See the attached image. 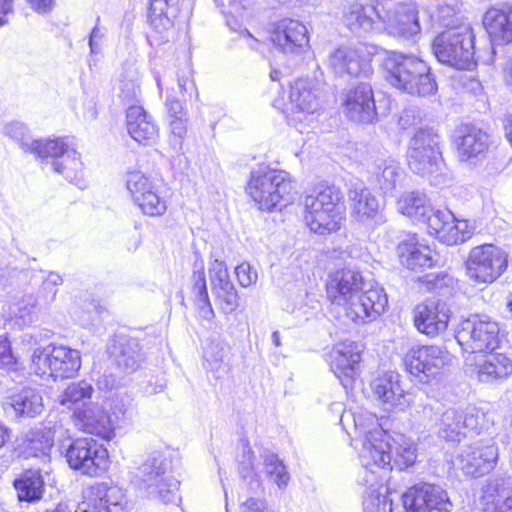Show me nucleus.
Masks as SVG:
<instances>
[{"label": "nucleus", "mask_w": 512, "mask_h": 512, "mask_svg": "<svg viewBox=\"0 0 512 512\" xmlns=\"http://www.w3.org/2000/svg\"><path fill=\"white\" fill-rule=\"evenodd\" d=\"M362 276L350 268L337 270L326 284L328 299L345 307L346 316L354 323H366L384 312L388 298L384 288L375 286L362 292Z\"/></svg>", "instance_id": "obj_1"}, {"label": "nucleus", "mask_w": 512, "mask_h": 512, "mask_svg": "<svg viewBox=\"0 0 512 512\" xmlns=\"http://www.w3.org/2000/svg\"><path fill=\"white\" fill-rule=\"evenodd\" d=\"M383 68L390 84L410 95L427 96L437 91L430 67L418 57L389 51L385 54Z\"/></svg>", "instance_id": "obj_2"}, {"label": "nucleus", "mask_w": 512, "mask_h": 512, "mask_svg": "<svg viewBox=\"0 0 512 512\" xmlns=\"http://www.w3.org/2000/svg\"><path fill=\"white\" fill-rule=\"evenodd\" d=\"M246 190L262 211L281 210L293 199L289 173L265 164L251 170Z\"/></svg>", "instance_id": "obj_3"}, {"label": "nucleus", "mask_w": 512, "mask_h": 512, "mask_svg": "<svg viewBox=\"0 0 512 512\" xmlns=\"http://www.w3.org/2000/svg\"><path fill=\"white\" fill-rule=\"evenodd\" d=\"M392 444L390 434L380 426L365 433L362 448L359 452L361 471L358 482L367 486L371 493L377 491L383 481V474L391 464Z\"/></svg>", "instance_id": "obj_4"}, {"label": "nucleus", "mask_w": 512, "mask_h": 512, "mask_svg": "<svg viewBox=\"0 0 512 512\" xmlns=\"http://www.w3.org/2000/svg\"><path fill=\"white\" fill-rule=\"evenodd\" d=\"M342 198V192L334 185L318 186L305 197V221L312 232L324 235L340 228Z\"/></svg>", "instance_id": "obj_5"}, {"label": "nucleus", "mask_w": 512, "mask_h": 512, "mask_svg": "<svg viewBox=\"0 0 512 512\" xmlns=\"http://www.w3.org/2000/svg\"><path fill=\"white\" fill-rule=\"evenodd\" d=\"M136 477L149 498L164 504L181 502L180 482L171 474V463L163 454H151L138 467Z\"/></svg>", "instance_id": "obj_6"}, {"label": "nucleus", "mask_w": 512, "mask_h": 512, "mask_svg": "<svg viewBox=\"0 0 512 512\" xmlns=\"http://www.w3.org/2000/svg\"><path fill=\"white\" fill-rule=\"evenodd\" d=\"M499 326L487 316L473 315L464 319L455 331V339L463 352L468 353L466 364H472L476 355L494 351L500 342Z\"/></svg>", "instance_id": "obj_7"}, {"label": "nucleus", "mask_w": 512, "mask_h": 512, "mask_svg": "<svg viewBox=\"0 0 512 512\" xmlns=\"http://www.w3.org/2000/svg\"><path fill=\"white\" fill-rule=\"evenodd\" d=\"M465 275L475 285H490L508 268V254L501 247L484 243L474 246L464 261Z\"/></svg>", "instance_id": "obj_8"}, {"label": "nucleus", "mask_w": 512, "mask_h": 512, "mask_svg": "<svg viewBox=\"0 0 512 512\" xmlns=\"http://www.w3.org/2000/svg\"><path fill=\"white\" fill-rule=\"evenodd\" d=\"M433 52L439 62L456 69H470L474 61V35L467 26L449 29L433 41Z\"/></svg>", "instance_id": "obj_9"}, {"label": "nucleus", "mask_w": 512, "mask_h": 512, "mask_svg": "<svg viewBox=\"0 0 512 512\" xmlns=\"http://www.w3.org/2000/svg\"><path fill=\"white\" fill-rule=\"evenodd\" d=\"M35 374L53 378L54 381L72 378L81 367V356L78 350L64 345H49L37 348L32 355Z\"/></svg>", "instance_id": "obj_10"}, {"label": "nucleus", "mask_w": 512, "mask_h": 512, "mask_svg": "<svg viewBox=\"0 0 512 512\" xmlns=\"http://www.w3.org/2000/svg\"><path fill=\"white\" fill-rule=\"evenodd\" d=\"M125 185L132 203L149 217H161L168 208L167 197L160 183L142 171H128Z\"/></svg>", "instance_id": "obj_11"}, {"label": "nucleus", "mask_w": 512, "mask_h": 512, "mask_svg": "<svg viewBox=\"0 0 512 512\" xmlns=\"http://www.w3.org/2000/svg\"><path fill=\"white\" fill-rule=\"evenodd\" d=\"M69 467L88 476H96L108 466V451L92 437L72 440L65 451Z\"/></svg>", "instance_id": "obj_12"}, {"label": "nucleus", "mask_w": 512, "mask_h": 512, "mask_svg": "<svg viewBox=\"0 0 512 512\" xmlns=\"http://www.w3.org/2000/svg\"><path fill=\"white\" fill-rule=\"evenodd\" d=\"M486 414L476 407L449 408L436 423L437 434L448 442H460L468 431L487 429Z\"/></svg>", "instance_id": "obj_13"}, {"label": "nucleus", "mask_w": 512, "mask_h": 512, "mask_svg": "<svg viewBox=\"0 0 512 512\" xmlns=\"http://www.w3.org/2000/svg\"><path fill=\"white\" fill-rule=\"evenodd\" d=\"M321 82L316 78H299L291 84L289 103L283 104L274 101V107L286 114L287 120L292 123L301 121L296 114H312L319 108Z\"/></svg>", "instance_id": "obj_14"}, {"label": "nucleus", "mask_w": 512, "mask_h": 512, "mask_svg": "<svg viewBox=\"0 0 512 512\" xmlns=\"http://www.w3.org/2000/svg\"><path fill=\"white\" fill-rule=\"evenodd\" d=\"M271 41L277 51L297 63L309 48V32L300 20L283 18L275 23Z\"/></svg>", "instance_id": "obj_15"}, {"label": "nucleus", "mask_w": 512, "mask_h": 512, "mask_svg": "<svg viewBox=\"0 0 512 512\" xmlns=\"http://www.w3.org/2000/svg\"><path fill=\"white\" fill-rule=\"evenodd\" d=\"M406 512H451L453 504L446 490L430 483H418L402 494Z\"/></svg>", "instance_id": "obj_16"}, {"label": "nucleus", "mask_w": 512, "mask_h": 512, "mask_svg": "<svg viewBox=\"0 0 512 512\" xmlns=\"http://www.w3.org/2000/svg\"><path fill=\"white\" fill-rule=\"evenodd\" d=\"M403 361L411 375L427 383L450 361V354L438 346H421L410 349Z\"/></svg>", "instance_id": "obj_17"}, {"label": "nucleus", "mask_w": 512, "mask_h": 512, "mask_svg": "<svg viewBox=\"0 0 512 512\" xmlns=\"http://www.w3.org/2000/svg\"><path fill=\"white\" fill-rule=\"evenodd\" d=\"M498 456L494 440L481 439L462 448L457 456V465L464 474L480 477L494 469Z\"/></svg>", "instance_id": "obj_18"}, {"label": "nucleus", "mask_w": 512, "mask_h": 512, "mask_svg": "<svg viewBox=\"0 0 512 512\" xmlns=\"http://www.w3.org/2000/svg\"><path fill=\"white\" fill-rule=\"evenodd\" d=\"M179 14V0H150L149 22L153 28L148 40L151 45H161L173 40L174 21Z\"/></svg>", "instance_id": "obj_19"}, {"label": "nucleus", "mask_w": 512, "mask_h": 512, "mask_svg": "<svg viewBox=\"0 0 512 512\" xmlns=\"http://www.w3.org/2000/svg\"><path fill=\"white\" fill-rule=\"evenodd\" d=\"M362 347L353 341H343L330 352V367L341 385L348 390L352 387L361 361Z\"/></svg>", "instance_id": "obj_20"}, {"label": "nucleus", "mask_w": 512, "mask_h": 512, "mask_svg": "<svg viewBox=\"0 0 512 512\" xmlns=\"http://www.w3.org/2000/svg\"><path fill=\"white\" fill-rule=\"evenodd\" d=\"M328 62L337 75L368 76L372 70L371 56L362 46H341L330 54Z\"/></svg>", "instance_id": "obj_21"}, {"label": "nucleus", "mask_w": 512, "mask_h": 512, "mask_svg": "<svg viewBox=\"0 0 512 512\" xmlns=\"http://www.w3.org/2000/svg\"><path fill=\"white\" fill-rule=\"evenodd\" d=\"M450 316L446 302L429 299L416 306L414 323L420 333L434 337L447 329Z\"/></svg>", "instance_id": "obj_22"}, {"label": "nucleus", "mask_w": 512, "mask_h": 512, "mask_svg": "<svg viewBox=\"0 0 512 512\" xmlns=\"http://www.w3.org/2000/svg\"><path fill=\"white\" fill-rule=\"evenodd\" d=\"M72 419L75 426L85 433L105 440H110L115 435L111 417L99 403L89 402L88 406L77 407Z\"/></svg>", "instance_id": "obj_23"}, {"label": "nucleus", "mask_w": 512, "mask_h": 512, "mask_svg": "<svg viewBox=\"0 0 512 512\" xmlns=\"http://www.w3.org/2000/svg\"><path fill=\"white\" fill-rule=\"evenodd\" d=\"M380 25L388 34L404 38L413 37L421 30L418 11L412 3L398 4L386 12L383 10Z\"/></svg>", "instance_id": "obj_24"}, {"label": "nucleus", "mask_w": 512, "mask_h": 512, "mask_svg": "<svg viewBox=\"0 0 512 512\" xmlns=\"http://www.w3.org/2000/svg\"><path fill=\"white\" fill-rule=\"evenodd\" d=\"M372 390L386 409L403 410L412 401L411 394L405 389L401 376L395 371H389L377 376L371 383Z\"/></svg>", "instance_id": "obj_25"}, {"label": "nucleus", "mask_w": 512, "mask_h": 512, "mask_svg": "<svg viewBox=\"0 0 512 512\" xmlns=\"http://www.w3.org/2000/svg\"><path fill=\"white\" fill-rule=\"evenodd\" d=\"M212 293L220 309L230 314L238 308V293L224 261L215 259L209 267Z\"/></svg>", "instance_id": "obj_26"}, {"label": "nucleus", "mask_w": 512, "mask_h": 512, "mask_svg": "<svg viewBox=\"0 0 512 512\" xmlns=\"http://www.w3.org/2000/svg\"><path fill=\"white\" fill-rule=\"evenodd\" d=\"M345 114L354 122L372 123L377 117L372 87L360 83L350 88L344 100Z\"/></svg>", "instance_id": "obj_27"}, {"label": "nucleus", "mask_w": 512, "mask_h": 512, "mask_svg": "<svg viewBox=\"0 0 512 512\" xmlns=\"http://www.w3.org/2000/svg\"><path fill=\"white\" fill-rule=\"evenodd\" d=\"M50 142H59L62 147L56 150L55 153H47L41 155V159L51 158V165L53 170L64 176V178L80 186L82 181V162L79 153L70 146L68 138L51 139Z\"/></svg>", "instance_id": "obj_28"}, {"label": "nucleus", "mask_w": 512, "mask_h": 512, "mask_svg": "<svg viewBox=\"0 0 512 512\" xmlns=\"http://www.w3.org/2000/svg\"><path fill=\"white\" fill-rule=\"evenodd\" d=\"M481 504L486 512H512V476L489 478L482 487Z\"/></svg>", "instance_id": "obj_29"}, {"label": "nucleus", "mask_w": 512, "mask_h": 512, "mask_svg": "<svg viewBox=\"0 0 512 512\" xmlns=\"http://www.w3.org/2000/svg\"><path fill=\"white\" fill-rule=\"evenodd\" d=\"M348 198L357 220L363 223L371 220L375 225H381L386 221L378 199L362 183H356L349 189Z\"/></svg>", "instance_id": "obj_30"}, {"label": "nucleus", "mask_w": 512, "mask_h": 512, "mask_svg": "<svg viewBox=\"0 0 512 512\" xmlns=\"http://www.w3.org/2000/svg\"><path fill=\"white\" fill-rule=\"evenodd\" d=\"M469 365L475 366L481 382L503 380L512 374V360L505 354L494 351L476 355Z\"/></svg>", "instance_id": "obj_31"}, {"label": "nucleus", "mask_w": 512, "mask_h": 512, "mask_svg": "<svg viewBox=\"0 0 512 512\" xmlns=\"http://www.w3.org/2000/svg\"><path fill=\"white\" fill-rule=\"evenodd\" d=\"M454 140L460 159L468 161L488 148L489 135L473 124H462L455 130Z\"/></svg>", "instance_id": "obj_32"}, {"label": "nucleus", "mask_w": 512, "mask_h": 512, "mask_svg": "<svg viewBox=\"0 0 512 512\" xmlns=\"http://www.w3.org/2000/svg\"><path fill=\"white\" fill-rule=\"evenodd\" d=\"M483 25L494 41L512 42V5L503 2L490 7L483 16Z\"/></svg>", "instance_id": "obj_33"}, {"label": "nucleus", "mask_w": 512, "mask_h": 512, "mask_svg": "<svg viewBox=\"0 0 512 512\" xmlns=\"http://www.w3.org/2000/svg\"><path fill=\"white\" fill-rule=\"evenodd\" d=\"M3 133L18 143L24 152L32 153L38 158L47 153L54 154L62 147L59 142H50L51 139H33L28 127L19 121L7 123L3 128Z\"/></svg>", "instance_id": "obj_34"}, {"label": "nucleus", "mask_w": 512, "mask_h": 512, "mask_svg": "<svg viewBox=\"0 0 512 512\" xmlns=\"http://www.w3.org/2000/svg\"><path fill=\"white\" fill-rule=\"evenodd\" d=\"M109 354L115 365L125 374L133 373L143 360L136 338L117 336L109 347Z\"/></svg>", "instance_id": "obj_35"}, {"label": "nucleus", "mask_w": 512, "mask_h": 512, "mask_svg": "<svg viewBox=\"0 0 512 512\" xmlns=\"http://www.w3.org/2000/svg\"><path fill=\"white\" fill-rule=\"evenodd\" d=\"M126 125L130 136L140 144L149 145L158 137V126L142 106L130 105L128 107Z\"/></svg>", "instance_id": "obj_36"}, {"label": "nucleus", "mask_w": 512, "mask_h": 512, "mask_svg": "<svg viewBox=\"0 0 512 512\" xmlns=\"http://www.w3.org/2000/svg\"><path fill=\"white\" fill-rule=\"evenodd\" d=\"M397 251L401 264L409 270L417 271L434 265L432 249L414 236L400 242Z\"/></svg>", "instance_id": "obj_37"}, {"label": "nucleus", "mask_w": 512, "mask_h": 512, "mask_svg": "<svg viewBox=\"0 0 512 512\" xmlns=\"http://www.w3.org/2000/svg\"><path fill=\"white\" fill-rule=\"evenodd\" d=\"M383 7L363 6L361 3L354 2L345 6L343 11V21L353 32L357 30L369 31L380 28Z\"/></svg>", "instance_id": "obj_38"}, {"label": "nucleus", "mask_w": 512, "mask_h": 512, "mask_svg": "<svg viewBox=\"0 0 512 512\" xmlns=\"http://www.w3.org/2000/svg\"><path fill=\"white\" fill-rule=\"evenodd\" d=\"M215 5L226 17V23L233 31H238L253 50H258L260 42L246 28L242 29L244 11L250 0H214Z\"/></svg>", "instance_id": "obj_39"}, {"label": "nucleus", "mask_w": 512, "mask_h": 512, "mask_svg": "<svg viewBox=\"0 0 512 512\" xmlns=\"http://www.w3.org/2000/svg\"><path fill=\"white\" fill-rule=\"evenodd\" d=\"M20 502L36 503L43 497L45 482L40 470L29 469L13 481Z\"/></svg>", "instance_id": "obj_40"}, {"label": "nucleus", "mask_w": 512, "mask_h": 512, "mask_svg": "<svg viewBox=\"0 0 512 512\" xmlns=\"http://www.w3.org/2000/svg\"><path fill=\"white\" fill-rule=\"evenodd\" d=\"M370 172L373 183L384 194H389L396 187V183L401 175V168L399 163L391 157L377 158Z\"/></svg>", "instance_id": "obj_41"}, {"label": "nucleus", "mask_w": 512, "mask_h": 512, "mask_svg": "<svg viewBox=\"0 0 512 512\" xmlns=\"http://www.w3.org/2000/svg\"><path fill=\"white\" fill-rule=\"evenodd\" d=\"M192 283L199 316L205 320H211L214 317V310L207 291L204 262L202 259H196L193 264Z\"/></svg>", "instance_id": "obj_42"}, {"label": "nucleus", "mask_w": 512, "mask_h": 512, "mask_svg": "<svg viewBox=\"0 0 512 512\" xmlns=\"http://www.w3.org/2000/svg\"><path fill=\"white\" fill-rule=\"evenodd\" d=\"M390 441L392 452L389 470L403 471L412 467L417 459V448L413 441L403 434H397L395 437L390 436Z\"/></svg>", "instance_id": "obj_43"}, {"label": "nucleus", "mask_w": 512, "mask_h": 512, "mask_svg": "<svg viewBox=\"0 0 512 512\" xmlns=\"http://www.w3.org/2000/svg\"><path fill=\"white\" fill-rule=\"evenodd\" d=\"M228 350L229 345L219 337L209 338L203 348L204 366L216 378L227 372L225 358Z\"/></svg>", "instance_id": "obj_44"}, {"label": "nucleus", "mask_w": 512, "mask_h": 512, "mask_svg": "<svg viewBox=\"0 0 512 512\" xmlns=\"http://www.w3.org/2000/svg\"><path fill=\"white\" fill-rule=\"evenodd\" d=\"M10 405L19 416L33 418L43 411V398L34 388H23L10 398Z\"/></svg>", "instance_id": "obj_45"}, {"label": "nucleus", "mask_w": 512, "mask_h": 512, "mask_svg": "<svg viewBox=\"0 0 512 512\" xmlns=\"http://www.w3.org/2000/svg\"><path fill=\"white\" fill-rule=\"evenodd\" d=\"M408 166L412 172L421 176H429L437 173L442 164L441 152L420 151L419 148L408 149Z\"/></svg>", "instance_id": "obj_46"}, {"label": "nucleus", "mask_w": 512, "mask_h": 512, "mask_svg": "<svg viewBox=\"0 0 512 512\" xmlns=\"http://www.w3.org/2000/svg\"><path fill=\"white\" fill-rule=\"evenodd\" d=\"M398 206L402 214L420 223L425 215L432 211L426 195L414 191L402 195L398 201Z\"/></svg>", "instance_id": "obj_47"}, {"label": "nucleus", "mask_w": 512, "mask_h": 512, "mask_svg": "<svg viewBox=\"0 0 512 512\" xmlns=\"http://www.w3.org/2000/svg\"><path fill=\"white\" fill-rule=\"evenodd\" d=\"M93 392L94 388L89 382H73L63 391L60 403L74 412L77 407L88 406Z\"/></svg>", "instance_id": "obj_48"}, {"label": "nucleus", "mask_w": 512, "mask_h": 512, "mask_svg": "<svg viewBox=\"0 0 512 512\" xmlns=\"http://www.w3.org/2000/svg\"><path fill=\"white\" fill-rule=\"evenodd\" d=\"M261 458L263 459L266 476L276 484L279 489L286 488L290 481V474L284 462L276 453L269 450L263 451Z\"/></svg>", "instance_id": "obj_49"}, {"label": "nucleus", "mask_w": 512, "mask_h": 512, "mask_svg": "<svg viewBox=\"0 0 512 512\" xmlns=\"http://www.w3.org/2000/svg\"><path fill=\"white\" fill-rule=\"evenodd\" d=\"M103 488L100 483L91 485L83 490L80 501L74 512H107Z\"/></svg>", "instance_id": "obj_50"}, {"label": "nucleus", "mask_w": 512, "mask_h": 512, "mask_svg": "<svg viewBox=\"0 0 512 512\" xmlns=\"http://www.w3.org/2000/svg\"><path fill=\"white\" fill-rule=\"evenodd\" d=\"M104 308L91 295L84 294V303L75 311V318L83 328H90L99 321Z\"/></svg>", "instance_id": "obj_51"}, {"label": "nucleus", "mask_w": 512, "mask_h": 512, "mask_svg": "<svg viewBox=\"0 0 512 512\" xmlns=\"http://www.w3.org/2000/svg\"><path fill=\"white\" fill-rule=\"evenodd\" d=\"M451 220H455V216L450 210L432 208V211L425 215L421 223L426 224L429 234L441 240V235L446 232Z\"/></svg>", "instance_id": "obj_52"}, {"label": "nucleus", "mask_w": 512, "mask_h": 512, "mask_svg": "<svg viewBox=\"0 0 512 512\" xmlns=\"http://www.w3.org/2000/svg\"><path fill=\"white\" fill-rule=\"evenodd\" d=\"M239 474L244 479H249L248 488L251 492L257 493L263 490L260 476L254 471V453L246 445L243 448L242 460L239 463Z\"/></svg>", "instance_id": "obj_53"}, {"label": "nucleus", "mask_w": 512, "mask_h": 512, "mask_svg": "<svg viewBox=\"0 0 512 512\" xmlns=\"http://www.w3.org/2000/svg\"><path fill=\"white\" fill-rule=\"evenodd\" d=\"M421 282L430 292L446 296L457 284L456 279L446 272L429 273L421 278Z\"/></svg>", "instance_id": "obj_54"}, {"label": "nucleus", "mask_w": 512, "mask_h": 512, "mask_svg": "<svg viewBox=\"0 0 512 512\" xmlns=\"http://www.w3.org/2000/svg\"><path fill=\"white\" fill-rule=\"evenodd\" d=\"M440 136L433 128H420L410 140L409 149L419 148L420 151L440 152Z\"/></svg>", "instance_id": "obj_55"}, {"label": "nucleus", "mask_w": 512, "mask_h": 512, "mask_svg": "<svg viewBox=\"0 0 512 512\" xmlns=\"http://www.w3.org/2000/svg\"><path fill=\"white\" fill-rule=\"evenodd\" d=\"M472 235L466 220H451L446 232L441 235V241L447 245H456L468 240Z\"/></svg>", "instance_id": "obj_56"}, {"label": "nucleus", "mask_w": 512, "mask_h": 512, "mask_svg": "<svg viewBox=\"0 0 512 512\" xmlns=\"http://www.w3.org/2000/svg\"><path fill=\"white\" fill-rule=\"evenodd\" d=\"M101 488L104 490V502L107 509V512H123L127 500L124 491L114 485H109L107 483H100Z\"/></svg>", "instance_id": "obj_57"}, {"label": "nucleus", "mask_w": 512, "mask_h": 512, "mask_svg": "<svg viewBox=\"0 0 512 512\" xmlns=\"http://www.w3.org/2000/svg\"><path fill=\"white\" fill-rule=\"evenodd\" d=\"M460 0H447L437 9V21L444 27H454L459 21L461 13Z\"/></svg>", "instance_id": "obj_58"}, {"label": "nucleus", "mask_w": 512, "mask_h": 512, "mask_svg": "<svg viewBox=\"0 0 512 512\" xmlns=\"http://www.w3.org/2000/svg\"><path fill=\"white\" fill-rule=\"evenodd\" d=\"M63 284V278L57 272H49L43 279L40 288V296L44 306H50L56 299L58 293V286Z\"/></svg>", "instance_id": "obj_59"}, {"label": "nucleus", "mask_w": 512, "mask_h": 512, "mask_svg": "<svg viewBox=\"0 0 512 512\" xmlns=\"http://www.w3.org/2000/svg\"><path fill=\"white\" fill-rule=\"evenodd\" d=\"M39 304L38 298L34 295H25L11 308V314L21 319L23 324H30L33 321L34 310Z\"/></svg>", "instance_id": "obj_60"}, {"label": "nucleus", "mask_w": 512, "mask_h": 512, "mask_svg": "<svg viewBox=\"0 0 512 512\" xmlns=\"http://www.w3.org/2000/svg\"><path fill=\"white\" fill-rule=\"evenodd\" d=\"M187 116L172 117L170 121L171 142L175 149H181L182 141L187 134Z\"/></svg>", "instance_id": "obj_61"}, {"label": "nucleus", "mask_w": 512, "mask_h": 512, "mask_svg": "<svg viewBox=\"0 0 512 512\" xmlns=\"http://www.w3.org/2000/svg\"><path fill=\"white\" fill-rule=\"evenodd\" d=\"M140 94V87L137 80L131 78L130 80H121L120 94L119 97L126 103L133 105L136 102Z\"/></svg>", "instance_id": "obj_62"}, {"label": "nucleus", "mask_w": 512, "mask_h": 512, "mask_svg": "<svg viewBox=\"0 0 512 512\" xmlns=\"http://www.w3.org/2000/svg\"><path fill=\"white\" fill-rule=\"evenodd\" d=\"M235 273L238 282L242 287H249L250 285L256 283L258 279L257 271L247 262L239 264L235 268Z\"/></svg>", "instance_id": "obj_63"}, {"label": "nucleus", "mask_w": 512, "mask_h": 512, "mask_svg": "<svg viewBox=\"0 0 512 512\" xmlns=\"http://www.w3.org/2000/svg\"><path fill=\"white\" fill-rule=\"evenodd\" d=\"M364 512H392V502L387 498L380 496L366 498L363 502Z\"/></svg>", "instance_id": "obj_64"}]
</instances>
